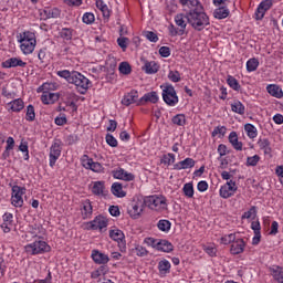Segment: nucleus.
Returning <instances> with one entry per match:
<instances>
[{
  "mask_svg": "<svg viewBox=\"0 0 283 283\" xmlns=\"http://www.w3.org/2000/svg\"><path fill=\"white\" fill-rule=\"evenodd\" d=\"M109 238L115 242H123L125 240V233H123V230L114 229L109 231Z\"/></svg>",
  "mask_w": 283,
  "mask_h": 283,
  "instance_id": "obj_41",
  "label": "nucleus"
},
{
  "mask_svg": "<svg viewBox=\"0 0 283 283\" xmlns=\"http://www.w3.org/2000/svg\"><path fill=\"white\" fill-rule=\"evenodd\" d=\"M144 36H146L150 43H158V34H156L154 31L144 32Z\"/></svg>",
  "mask_w": 283,
  "mask_h": 283,
  "instance_id": "obj_60",
  "label": "nucleus"
},
{
  "mask_svg": "<svg viewBox=\"0 0 283 283\" xmlns=\"http://www.w3.org/2000/svg\"><path fill=\"white\" fill-rule=\"evenodd\" d=\"M244 132L248 136V138H258V128L253 126V124H245L244 125Z\"/></svg>",
  "mask_w": 283,
  "mask_h": 283,
  "instance_id": "obj_42",
  "label": "nucleus"
},
{
  "mask_svg": "<svg viewBox=\"0 0 283 283\" xmlns=\"http://www.w3.org/2000/svg\"><path fill=\"white\" fill-rule=\"evenodd\" d=\"M11 205L15 208L23 207V196H25V188L13 186L11 189Z\"/></svg>",
  "mask_w": 283,
  "mask_h": 283,
  "instance_id": "obj_10",
  "label": "nucleus"
},
{
  "mask_svg": "<svg viewBox=\"0 0 283 283\" xmlns=\"http://www.w3.org/2000/svg\"><path fill=\"white\" fill-rule=\"evenodd\" d=\"M91 258L95 264H107L109 262V255L98 250H93Z\"/></svg>",
  "mask_w": 283,
  "mask_h": 283,
  "instance_id": "obj_21",
  "label": "nucleus"
},
{
  "mask_svg": "<svg viewBox=\"0 0 283 283\" xmlns=\"http://www.w3.org/2000/svg\"><path fill=\"white\" fill-rule=\"evenodd\" d=\"M160 241V239H154V238H146L144 240L145 244H147V247H153V249H158V242Z\"/></svg>",
  "mask_w": 283,
  "mask_h": 283,
  "instance_id": "obj_63",
  "label": "nucleus"
},
{
  "mask_svg": "<svg viewBox=\"0 0 283 283\" xmlns=\"http://www.w3.org/2000/svg\"><path fill=\"white\" fill-rule=\"evenodd\" d=\"M145 205H147L151 211H167V198L165 196H149L145 199Z\"/></svg>",
  "mask_w": 283,
  "mask_h": 283,
  "instance_id": "obj_5",
  "label": "nucleus"
},
{
  "mask_svg": "<svg viewBox=\"0 0 283 283\" xmlns=\"http://www.w3.org/2000/svg\"><path fill=\"white\" fill-rule=\"evenodd\" d=\"M160 163H161V165H165L166 167H170V165H174V163H176V155H174L171 153L163 155Z\"/></svg>",
  "mask_w": 283,
  "mask_h": 283,
  "instance_id": "obj_44",
  "label": "nucleus"
},
{
  "mask_svg": "<svg viewBox=\"0 0 283 283\" xmlns=\"http://www.w3.org/2000/svg\"><path fill=\"white\" fill-rule=\"evenodd\" d=\"M25 65H28V63L23 62V60L19 57H10L2 62V67L6 70H10L12 67H25Z\"/></svg>",
  "mask_w": 283,
  "mask_h": 283,
  "instance_id": "obj_19",
  "label": "nucleus"
},
{
  "mask_svg": "<svg viewBox=\"0 0 283 283\" xmlns=\"http://www.w3.org/2000/svg\"><path fill=\"white\" fill-rule=\"evenodd\" d=\"M107 218L97 216L94 220L86 223V229H91L92 231H103V229H107Z\"/></svg>",
  "mask_w": 283,
  "mask_h": 283,
  "instance_id": "obj_13",
  "label": "nucleus"
},
{
  "mask_svg": "<svg viewBox=\"0 0 283 283\" xmlns=\"http://www.w3.org/2000/svg\"><path fill=\"white\" fill-rule=\"evenodd\" d=\"M106 143L109 147H118V140L112 134H106Z\"/></svg>",
  "mask_w": 283,
  "mask_h": 283,
  "instance_id": "obj_62",
  "label": "nucleus"
},
{
  "mask_svg": "<svg viewBox=\"0 0 283 283\" xmlns=\"http://www.w3.org/2000/svg\"><path fill=\"white\" fill-rule=\"evenodd\" d=\"M145 201L140 199H134L128 208L127 213L133 220H138L143 216V212L145 211Z\"/></svg>",
  "mask_w": 283,
  "mask_h": 283,
  "instance_id": "obj_9",
  "label": "nucleus"
},
{
  "mask_svg": "<svg viewBox=\"0 0 283 283\" xmlns=\"http://www.w3.org/2000/svg\"><path fill=\"white\" fill-rule=\"evenodd\" d=\"M182 193H184V196H186L188 199L193 198V193H195L193 184H192V182H187V184H185L184 187H182Z\"/></svg>",
  "mask_w": 283,
  "mask_h": 283,
  "instance_id": "obj_49",
  "label": "nucleus"
},
{
  "mask_svg": "<svg viewBox=\"0 0 283 283\" xmlns=\"http://www.w3.org/2000/svg\"><path fill=\"white\" fill-rule=\"evenodd\" d=\"M171 123L178 127H185L187 125V116L185 114H177L171 118Z\"/></svg>",
  "mask_w": 283,
  "mask_h": 283,
  "instance_id": "obj_39",
  "label": "nucleus"
},
{
  "mask_svg": "<svg viewBox=\"0 0 283 283\" xmlns=\"http://www.w3.org/2000/svg\"><path fill=\"white\" fill-rule=\"evenodd\" d=\"M258 216V208L252 206L248 211L242 214V220H255Z\"/></svg>",
  "mask_w": 283,
  "mask_h": 283,
  "instance_id": "obj_47",
  "label": "nucleus"
},
{
  "mask_svg": "<svg viewBox=\"0 0 283 283\" xmlns=\"http://www.w3.org/2000/svg\"><path fill=\"white\" fill-rule=\"evenodd\" d=\"M12 149H14V138L8 137L6 150L2 154L3 158H8V156H10V151H12Z\"/></svg>",
  "mask_w": 283,
  "mask_h": 283,
  "instance_id": "obj_52",
  "label": "nucleus"
},
{
  "mask_svg": "<svg viewBox=\"0 0 283 283\" xmlns=\"http://www.w3.org/2000/svg\"><path fill=\"white\" fill-rule=\"evenodd\" d=\"M74 74H76V71H72V72L67 70L57 71V76H60V78H65L67 83H72V78H74Z\"/></svg>",
  "mask_w": 283,
  "mask_h": 283,
  "instance_id": "obj_46",
  "label": "nucleus"
},
{
  "mask_svg": "<svg viewBox=\"0 0 283 283\" xmlns=\"http://www.w3.org/2000/svg\"><path fill=\"white\" fill-rule=\"evenodd\" d=\"M82 165L84 168L94 171V174H103V171H105V168L101 165V163L94 161V159L90 158L87 155L82 157Z\"/></svg>",
  "mask_w": 283,
  "mask_h": 283,
  "instance_id": "obj_12",
  "label": "nucleus"
},
{
  "mask_svg": "<svg viewBox=\"0 0 283 283\" xmlns=\"http://www.w3.org/2000/svg\"><path fill=\"white\" fill-rule=\"evenodd\" d=\"M230 11L229 8L227 7H218L214 11H213V17L214 19H227V17H229Z\"/></svg>",
  "mask_w": 283,
  "mask_h": 283,
  "instance_id": "obj_36",
  "label": "nucleus"
},
{
  "mask_svg": "<svg viewBox=\"0 0 283 283\" xmlns=\"http://www.w3.org/2000/svg\"><path fill=\"white\" fill-rule=\"evenodd\" d=\"M143 70L146 74H156L160 70V66L155 61H146Z\"/></svg>",
  "mask_w": 283,
  "mask_h": 283,
  "instance_id": "obj_31",
  "label": "nucleus"
},
{
  "mask_svg": "<svg viewBox=\"0 0 283 283\" xmlns=\"http://www.w3.org/2000/svg\"><path fill=\"white\" fill-rule=\"evenodd\" d=\"M82 21L85 25H92L94 21H96V17L93 12H85L82 17Z\"/></svg>",
  "mask_w": 283,
  "mask_h": 283,
  "instance_id": "obj_55",
  "label": "nucleus"
},
{
  "mask_svg": "<svg viewBox=\"0 0 283 283\" xmlns=\"http://www.w3.org/2000/svg\"><path fill=\"white\" fill-rule=\"evenodd\" d=\"M163 90L161 96L164 103L169 107H176L178 103V93H176V88L171 84H166L160 86Z\"/></svg>",
  "mask_w": 283,
  "mask_h": 283,
  "instance_id": "obj_4",
  "label": "nucleus"
},
{
  "mask_svg": "<svg viewBox=\"0 0 283 283\" xmlns=\"http://www.w3.org/2000/svg\"><path fill=\"white\" fill-rule=\"evenodd\" d=\"M63 151V142L54 139L49 150V167L54 168Z\"/></svg>",
  "mask_w": 283,
  "mask_h": 283,
  "instance_id": "obj_7",
  "label": "nucleus"
},
{
  "mask_svg": "<svg viewBox=\"0 0 283 283\" xmlns=\"http://www.w3.org/2000/svg\"><path fill=\"white\" fill-rule=\"evenodd\" d=\"M227 134V126H217L211 133L212 138H216L218 136L219 138H222Z\"/></svg>",
  "mask_w": 283,
  "mask_h": 283,
  "instance_id": "obj_54",
  "label": "nucleus"
},
{
  "mask_svg": "<svg viewBox=\"0 0 283 283\" xmlns=\"http://www.w3.org/2000/svg\"><path fill=\"white\" fill-rule=\"evenodd\" d=\"M266 91L271 96H274V98H282L283 96L282 88L275 84H269Z\"/></svg>",
  "mask_w": 283,
  "mask_h": 283,
  "instance_id": "obj_34",
  "label": "nucleus"
},
{
  "mask_svg": "<svg viewBox=\"0 0 283 283\" xmlns=\"http://www.w3.org/2000/svg\"><path fill=\"white\" fill-rule=\"evenodd\" d=\"M193 167H196V160L190 157L174 165V169L176 171H182V169H193Z\"/></svg>",
  "mask_w": 283,
  "mask_h": 283,
  "instance_id": "obj_20",
  "label": "nucleus"
},
{
  "mask_svg": "<svg viewBox=\"0 0 283 283\" xmlns=\"http://www.w3.org/2000/svg\"><path fill=\"white\" fill-rule=\"evenodd\" d=\"M244 249H247V242H244V239L237 237V239L231 243L230 253L231 255H240L244 253Z\"/></svg>",
  "mask_w": 283,
  "mask_h": 283,
  "instance_id": "obj_17",
  "label": "nucleus"
},
{
  "mask_svg": "<svg viewBox=\"0 0 283 283\" xmlns=\"http://www.w3.org/2000/svg\"><path fill=\"white\" fill-rule=\"evenodd\" d=\"M60 34L64 41H72V38L74 36V29L63 28Z\"/></svg>",
  "mask_w": 283,
  "mask_h": 283,
  "instance_id": "obj_53",
  "label": "nucleus"
},
{
  "mask_svg": "<svg viewBox=\"0 0 283 283\" xmlns=\"http://www.w3.org/2000/svg\"><path fill=\"white\" fill-rule=\"evenodd\" d=\"M44 14L46 19H59V17H61V11L59 8H45Z\"/></svg>",
  "mask_w": 283,
  "mask_h": 283,
  "instance_id": "obj_43",
  "label": "nucleus"
},
{
  "mask_svg": "<svg viewBox=\"0 0 283 283\" xmlns=\"http://www.w3.org/2000/svg\"><path fill=\"white\" fill-rule=\"evenodd\" d=\"M118 71L120 74L127 76L128 74H132V65H129L127 62H122L119 63Z\"/></svg>",
  "mask_w": 283,
  "mask_h": 283,
  "instance_id": "obj_56",
  "label": "nucleus"
},
{
  "mask_svg": "<svg viewBox=\"0 0 283 283\" xmlns=\"http://www.w3.org/2000/svg\"><path fill=\"white\" fill-rule=\"evenodd\" d=\"M18 43H20L21 52L28 56L36 48V34L31 31H24L18 35Z\"/></svg>",
  "mask_w": 283,
  "mask_h": 283,
  "instance_id": "obj_2",
  "label": "nucleus"
},
{
  "mask_svg": "<svg viewBox=\"0 0 283 283\" xmlns=\"http://www.w3.org/2000/svg\"><path fill=\"white\" fill-rule=\"evenodd\" d=\"M228 140L235 151H242L243 144L238 138V133L231 132L228 136Z\"/></svg>",
  "mask_w": 283,
  "mask_h": 283,
  "instance_id": "obj_26",
  "label": "nucleus"
},
{
  "mask_svg": "<svg viewBox=\"0 0 283 283\" xmlns=\"http://www.w3.org/2000/svg\"><path fill=\"white\" fill-rule=\"evenodd\" d=\"M230 107L232 109V112L234 114H239L240 116H244L245 112H247V107L244 106V104H242V102H240L239 99H234L231 104Z\"/></svg>",
  "mask_w": 283,
  "mask_h": 283,
  "instance_id": "obj_30",
  "label": "nucleus"
},
{
  "mask_svg": "<svg viewBox=\"0 0 283 283\" xmlns=\"http://www.w3.org/2000/svg\"><path fill=\"white\" fill-rule=\"evenodd\" d=\"M135 254L138 255V258H145V255H148L149 251H147V248L143 245L135 247Z\"/></svg>",
  "mask_w": 283,
  "mask_h": 283,
  "instance_id": "obj_61",
  "label": "nucleus"
},
{
  "mask_svg": "<svg viewBox=\"0 0 283 283\" xmlns=\"http://www.w3.org/2000/svg\"><path fill=\"white\" fill-rule=\"evenodd\" d=\"M187 22L197 32H202L209 25V15L205 12V7L199 6L195 9H190L187 13Z\"/></svg>",
  "mask_w": 283,
  "mask_h": 283,
  "instance_id": "obj_1",
  "label": "nucleus"
},
{
  "mask_svg": "<svg viewBox=\"0 0 283 283\" xmlns=\"http://www.w3.org/2000/svg\"><path fill=\"white\" fill-rule=\"evenodd\" d=\"M36 119V112L34 111V106L32 104L27 106L25 120L28 123H34Z\"/></svg>",
  "mask_w": 283,
  "mask_h": 283,
  "instance_id": "obj_45",
  "label": "nucleus"
},
{
  "mask_svg": "<svg viewBox=\"0 0 283 283\" xmlns=\"http://www.w3.org/2000/svg\"><path fill=\"white\" fill-rule=\"evenodd\" d=\"M181 6H185L186 8H189L190 10H195L199 6H202L198 0H179Z\"/></svg>",
  "mask_w": 283,
  "mask_h": 283,
  "instance_id": "obj_51",
  "label": "nucleus"
},
{
  "mask_svg": "<svg viewBox=\"0 0 283 283\" xmlns=\"http://www.w3.org/2000/svg\"><path fill=\"white\" fill-rule=\"evenodd\" d=\"M81 211L83 220H87L92 216V202L90 200L83 201Z\"/></svg>",
  "mask_w": 283,
  "mask_h": 283,
  "instance_id": "obj_35",
  "label": "nucleus"
},
{
  "mask_svg": "<svg viewBox=\"0 0 283 283\" xmlns=\"http://www.w3.org/2000/svg\"><path fill=\"white\" fill-rule=\"evenodd\" d=\"M157 228L164 233H169V231H171V221L167 219H161L158 221Z\"/></svg>",
  "mask_w": 283,
  "mask_h": 283,
  "instance_id": "obj_40",
  "label": "nucleus"
},
{
  "mask_svg": "<svg viewBox=\"0 0 283 283\" xmlns=\"http://www.w3.org/2000/svg\"><path fill=\"white\" fill-rule=\"evenodd\" d=\"M235 191H238V185L235 184V181L229 180L220 187L219 196L220 198L227 200L229 198H232V196H235Z\"/></svg>",
  "mask_w": 283,
  "mask_h": 283,
  "instance_id": "obj_11",
  "label": "nucleus"
},
{
  "mask_svg": "<svg viewBox=\"0 0 283 283\" xmlns=\"http://www.w3.org/2000/svg\"><path fill=\"white\" fill-rule=\"evenodd\" d=\"M157 251H163V253H171V251H174V244L167 240L159 239Z\"/></svg>",
  "mask_w": 283,
  "mask_h": 283,
  "instance_id": "obj_32",
  "label": "nucleus"
},
{
  "mask_svg": "<svg viewBox=\"0 0 283 283\" xmlns=\"http://www.w3.org/2000/svg\"><path fill=\"white\" fill-rule=\"evenodd\" d=\"M159 101L158 93L156 91L146 93L143 97H140L138 105H143V103H154L156 104Z\"/></svg>",
  "mask_w": 283,
  "mask_h": 283,
  "instance_id": "obj_29",
  "label": "nucleus"
},
{
  "mask_svg": "<svg viewBox=\"0 0 283 283\" xmlns=\"http://www.w3.org/2000/svg\"><path fill=\"white\" fill-rule=\"evenodd\" d=\"M157 269L159 271L160 276L165 277V275H168V273H171V263L166 259H164L158 262Z\"/></svg>",
  "mask_w": 283,
  "mask_h": 283,
  "instance_id": "obj_27",
  "label": "nucleus"
},
{
  "mask_svg": "<svg viewBox=\"0 0 283 283\" xmlns=\"http://www.w3.org/2000/svg\"><path fill=\"white\" fill-rule=\"evenodd\" d=\"M50 90V83H43L38 88V94H41V101L44 105H54L59 101V94L48 92Z\"/></svg>",
  "mask_w": 283,
  "mask_h": 283,
  "instance_id": "obj_8",
  "label": "nucleus"
},
{
  "mask_svg": "<svg viewBox=\"0 0 283 283\" xmlns=\"http://www.w3.org/2000/svg\"><path fill=\"white\" fill-rule=\"evenodd\" d=\"M0 227L3 233H10L14 229V214L12 212H4Z\"/></svg>",
  "mask_w": 283,
  "mask_h": 283,
  "instance_id": "obj_16",
  "label": "nucleus"
},
{
  "mask_svg": "<svg viewBox=\"0 0 283 283\" xmlns=\"http://www.w3.org/2000/svg\"><path fill=\"white\" fill-rule=\"evenodd\" d=\"M91 191L93 196L105 195V181H93L91 184Z\"/></svg>",
  "mask_w": 283,
  "mask_h": 283,
  "instance_id": "obj_24",
  "label": "nucleus"
},
{
  "mask_svg": "<svg viewBox=\"0 0 283 283\" xmlns=\"http://www.w3.org/2000/svg\"><path fill=\"white\" fill-rule=\"evenodd\" d=\"M203 251L210 256L216 258L218 255V248L214 244L203 247Z\"/></svg>",
  "mask_w": 283,
  "mask_h": 283,
  "instance_id": "obj_57",
  "label": "nucleus"
},
{
  "mask_svg": "<svg viewBox=\"0 0 283 283\" xmlns=\"http://www.w3.org/2000/svg\"><path fill=\"white\" fill-rule=\"evenodd\" d=\"M258 163H260V157L259 155H254L247 158L245 165L247 167H258Z\"/></svg>",
  "mask_w": 283,
  "mask_h": 283,
  "instance_id": "obj_58",
  "label": "nucleus"
},
{
  "mask_svg": "<svg viewBox=\"0 0 283 283\" xmlns=\"http://www.w3.org/2000/svg\"><path fill=\"white\" fill-rule=\"evenodd\" d=\"M175 23L179 28L180 35L185 34V30H187V14L178 13L175 15Z\"/></svg>",
  "mask_w": 283,
  "mask_h": 283,
  "instance_id": "obj_25",
  "label": "nucleus"
},
{
  "mask_svg": "<svg viewBox=\"0 0 283 283\" xmlns=\"http://www.w3.org/2000/svg\"><path fill=\"white\" fill-rule=\"evenodd\" d=\"M71 84L75 85V88L80 94H87V91L90 90V85H92V82L85 75L75 71V74L71 80Z\"/></svg>",
  "mask_w": 283,
  "mask_h": 283,
  "instance_id": "obj_6",
  "label": "nucleus"
},
{
  "mask_svg": "<svg viewBox=\"0 0 283 283\" xmlns=\"http://www.w3.org/2000/svg\"><path fill=\"white\" fill-rule=\"evenodd\" d=\"M273 8V1L272 0H263L260 2L255 10V19L256 21H262L264 19V14L269 12Z\"/></svg>",
  "mask_w": 283,
  "mask_h": 283,
  "instance_id": "obj_15",
  "label": "nucleus"
},
{
  "mask_svg": "<svg viewBox=\"0 0 283 283\" xmlns=\"http://www.w3.org/2000/svg\"><path fill=\"white\" fill-rule=\"evenodd\" d=\"M111 191L116 198H125V196H127V192L123 190V185L120 182H114L111 187Z\"/></svg>",
  "mask_w": 283,
  "mask_h": 283,
  "instance_id": "obj_33",
  "label": "nucleus"
},
{
  "mask_svg": "<svg viewBox=\"0 0 283 283\" xmlns=\"http://www.w3.org/2000/svg\"><path fill=\"white\" fill-rule=\"evenodd\" d=\"M168 78L172 83H179V81H180V73L178 71H170L168 73Z\"/></svg>",
  "mask_w": 283,
  "mask_h": 283,
  "instance_id": "obj_64",
  "label": "nucleus"
},
{
  "mask_svg": "<svg viewBox=\"0 0 283 283\" xmlns=\"http://www.w3.org/2000/svg\"><path fill=\"white\" fill-rule=\"evenodd\" d=\"M96 8L102 11L104 19H109L112 11H109V7L105 4V1L96 0Z\"/></svg>",
  "mask_w": 283,
  "mask_h": 283,
  "instance_id": "obj_37",
  "label": "nucleus"
},
{
  "mask_svg": "<svg viewBox=\"0 0 283 283\" xmlns=\"http://www.w3.org/2000/svg\"><path fill=\"white\" fill-rule=\"evenodd\" d=\"M117 44L125 52L127 50V45H129V38L120 36L117 39Z\"/></svg>",
  "mask_w": 283,
  "mask_h": 283,
  "instance_id": "obj_59",
  "label": "nucleus"
},
{
  "mask_svg": "<svg viewBox=\"0 0 283 283\" xmlns=\"http://www.w3.org/2000/svg\"><path fill=\"white\" fill-rule=\"evenodd\" d=\"M256 145L265 156H271V154H273V148H271V142L269 138H260Z\"/></svg>",
  "mask_w": 283,
  "mask_h": 283,
  "instance_id": "obj_23",
  "label": "nucleus"
},
{
  "mask_svg": "<svg viewBox=\"0 0 283 283\" xmlns=\"http://www.w3.org/2000/svg\"><path fill=\"white\" fill-rule=\"evenodd\" d=\"M270 273L275 282L283 283V266L273 265L270 268Z\"/></svg>",
  "mask_w": 283,
  "mask_h": 283,
  "instance_id": "obj_28",
  "label": "nucleus"
},
{
  "mask_svg": "<svg viewBox=\"0 0 283 283\" xmlns=\"http://www.w3.org/2000/svg\"><path fill=\"white\" fill-rule=\"evenodd\" d=\"M113 178L115 180H124V182H132L136 180V176L124 168H116L112 171Z\"/></svg>",
  "mask_w": 283,
  "mask_h": 283,
  "instance_id": "obj_14",
  "label": "nucleus"
},
{
  "mask_svg": "<svg viewBox=\"0 0 283 283\" xmlns=\"http://www.w3.org/2000/svg\"><path fill=\"white\" fill-rule=\"evenodd\" d=\"M136 101H138V92L133 90L124 95V97L122 98V105H125V107H129V105H134Z\"/></svg>",
  "mask_w": 283,
  "mask_h": 283,
  "instance_id": "obj_22",
  "label": "nucleus"
},
{
  "mask_svg": "<svg viewBox=\"0 0 283 283\" xmlns=\"http://www.w3.org/2000/svg\"><path fill=\"white\" fill-rule=\"evenodd\" d=\"M25 107V103L22 98H15L9 103H7L6 109L8 112H13L15 114H19Z\"/></svg>",
  "mask_w": 283,
  "mask_h": 283,
  "instance_id": "obj_18",
  "label": "nucleus"
},
{
  "mask_svg": "<svg viewBox=\"0 0 283 283\" xmlns=\"http://www.w3.org/2000/svg\"><path fill=\"white\" fill-rule=\"evenodd\" d=\"M227 83L229 87H231V90H234V92H240V82H238V80L233 77V75H228Z\"/></svg>",
  "mask_w": 283,
  "mask_h": 283,
  "instance_id": "obj_48",
  "label": "nucleus"
},
{
  "mask_svg": "<svg viewBox=\"0 0 283 283\" xmlns=\"http://www.w3.org/2000/svg\"><path fill=\"white\" fill-rule=\"evenodd\" d=\"M50 244L43 240H35L24 247L27 255H43V253H50Z\"/></svg>",
  "mask_w": 283,
  "mask_h": 283,
  "instance_id": "obj_3",
  "label": "nucleus"
},
{
  "mask_svg": "<svg viewBox=\"0 0 283 283\" xmlns=\"http://www.w3.org/2000/svg\"><path fill=\"white\" fill-rule=\"evenodd\" d=\"M237 238H238L237 233L223 234L219 239V242H220V244L229 245V244H233V242H235Z\"/></svg>",
  "mask_w": 283,
  "mask_h": 283,
  "instance_id": "obj_38",
  "label": "nucleus"
},
{
  "mask_svg": "<svg viewBox=\"0 0 283 283\" xmlns=\"http://www.w3.org/2000/svg\"><path fill=\"white\" fill-rule=\"evenodd\" d=\"M260 67V61L258 59L252 57L247 61V72H255Z\"/></svg>",
  "mask_w": 283,
  "mask_h": 283,
  "instance_id": "obj_50",
  "label": "nucleus"
}]
</instances>
